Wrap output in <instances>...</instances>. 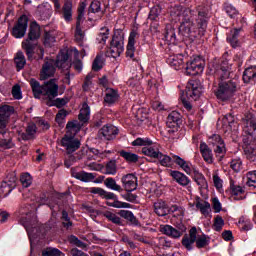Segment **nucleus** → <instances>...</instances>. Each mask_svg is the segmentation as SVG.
Segmentation results:
<instances>
[{"instance_id": "nucleus-1", "label": "nucleus", "mask_w": 256, "mask_h": 256, "mask_svg": "<svg viewBox=\"0 0 256 256\" xmlns=\"http://www.w3.org/2000/svg\"><path fill=\"white\" fill-rule=\"evenodd\" d=\"M172 17H178L180 32L184 37L195 41L197 37H203L207 33L209 25V9L205 5H199L194 9L175 6L171 12Z\"/></svg>"}, {"instance_id": "nucleus-2", "label": "nucleus", "mask_w": 256, "mask_h": 256, "mask_svg": "<svg viewBox=\"0 0 256 256\" xmlns=\"http://www.w3.org/2000/svg\"><path fill=\"white\" fill-rule=\"evenodd\" d=\"M30 86L35 99H41V95L46 97L48 101H53L55 97L59 96V84L57 79H50L44 82L43 85L35 78L30 79Z\"/></svg>"}, {"instance_id": "nucleus-3", "label": "nucleus", "mask_w": 256, "mask_h": 256, "mask_svg": "<svg viewBox=\"0 0 256 256\" xmlns=\"http://www.w3.org/2000/svg\"><path fill=\"white\" fill-rule=\"evenodd\" d=\"M78 120H72L67 122L66 124V134L69 137H75L79 131H81V127H83L84 123H89V119H91V107L87 102H83L82 108L80 109V113L78 115Z\"/></svg>"}, {"instance_id": "nucleus-4", "label": "nucleus", "mask_w": 256, "mask_h": 256, "mask_svg": "<svg viewBox=\"0 0 256 256\" xmlns=\"http://www.w3.org/2000/svg\"><path fill=\"white\" fill-rule=\"evenodd\" d=\"M202 89L201 84L197 80H191L186 85L185 95L187 98L182 96L181 101L184 109L188 113H193V104H191V101H197L201 97Z\"/></svg>"}, {"instance_id": "nucleus-5", "label": "nucleus", "mask_w": 256, "mask_h": 256, "mask_svg": "<svg viewBox=\"0 0 256 256\" xmlns=\"http://www.w3.org/2000/svg\"><path fill=\"white\" fill-rule=\"evenodd\" d=\"M214 93L218 101H223L224 103L231 101L235 97V93H237V83L233 82V80H222L218 83Z\"/></svg>"}, {"instance_id": "nucleus-6", "label": "nucleus", "mask_w": 256, "mask_h": 256, "mask_svg": "<svg viewBox=\"0 0 256 256\" xmlns=\"http://www.w3.org/2000/svg\"><path fill=\"white\" fill-rule=\"evenodd\" d=\"M157 159H159V163L162 165V167H173V164L175 163V165H178V167L185 171L187 175H191V164L185 161V159L181 158V156H168L160 152Z\"/></svg>"}, {"instance_id": "nucleus-7", "label": "nucleus", "mask_w": 256, "mask_h": 256, "mask_svg": "<svg viewBox=\"0 0 256 256\" xmlns=\"http://www.w3.org/2000/svg\"><path fill=\"white\" fill-rule=\"evenodd\" d=\"M133 147H143L142 153L146 157H151L152 159H157L161 155V151L155 145L153 141L149 138H137L132 142Z\"/></svg>"}, {"instance_id": "nucleus-8", "label": "nucleus", "mask_w": 256, "mask_h": 256, "mask_svg": "<svg viewBox=\"0 0 256 256\" xmlns=\"http://www.w3.org/2000/svg\"><path fill=\"white\" fill-rule=\"evenodd\" d=\"M124 41L125 37L123 36V32L117 31L114 33L109 47V53L111 57L117 59V57L121 56V53L125 51Z\"/></svg>"}, {"instance_id": "nucleus-9", "label": "nucleus", "mask_w": 256, "mask_h": 256, "mask_svg": "<svg viewBox=\"0 0 256 256\" xmlns=\"http://www.w3.org/2000/svg\"><path fill=\"white\" fill-rule=\"evenodd\" d=\"M154 212L158 217H165L166 215H169V213H177V215H183V208L173 205L169 209V206H167V203L163 200H158L154 203Z\"/></svg>"}, {"instance_id": "nucleus-10", "label": "nucleus", "mask_w": 256, "mask_h": 256, "mask_svg": "<svg viewBox=\"0 0 256 256\" xmlns=\"http://www.w3.org/2000/svg\"><path fill=\"white\" fill-rule=\"evenodd\" d=\"M87 7V4L85 2H81L78 7V16L76 21V30H75V39L77 43H83V40L85 39V32L81 29V23L85 20V8Z\"/></svg>"}, {"instance_id": "nucleus-11", "label": "nucleus", "mask_w": 256, "mask_h": 256, "mask_svg": "<svg viewBox=\"0 0 256 256\" xmlns=\"http://www.w3.org/2000/svg\"><path fill=\"white\" fill-rule=\"evenodd\" d=\"M205 69V60L201 56H195L186 64V74L195 76L201 75Z\"/></svg>"}, {"instance_id": "nucleus-12", "label": "nucleus", "mask_w": 256, "mask_h": 256, "mask_svg": "<svg viewBox=\"0 0 256 256\" xmlns=\"http://www.w3.org/2000/svg\"><path fill=\"white\" fill-rule=\"evenodd\" d=\"M55 71H57V64L55 60L49 59L44 62L40 71V79L41 81H47V79H51V77L55 76Z\"/></svg>"}, {"instance_id": "nucleus-13", "label": "nucleus", "mask_w": 256, "mask_h": 256, "mask_svg": "<svg viewBox=\"0 0 256 256\" xmlns=\"http://www.w3.org/2000/svg\"><path fill=\"white\" fill-rule=\"evenodd\" d=\"M17 187V176L14 172L9 173L5 180L2 181L0 191L4 194V197L10 195V193Z\"/></svg>"}, {"instance_id": "nucleus-14", "label": "nucleus", "mask_w": 256, "mask_h": 256, "mask_svg": "<svg viewBox=\"0 0 256 256\" xmlns=\"http://www.w3.org/2000/svg\"><path fill=\"white\" fill-rule=\"evenodd\" d=\"M119 135V129L111 124L104 125L98 131V137L102 141H113Z\"/></svg>"}, {"instance_id": "nucleus-15", "label": "nucleus", "mask_w": 256, "mask_h": 256, "mask_svg": "<svg viewBox=\"0 0 256 256\" xmlns=\"http://www.w3.org/2000/svg\"><path fill=\"white\" fill-rule=\"evenodd\" d=\"M29 23V19L27 16L22 15L16 25L12 29V35L15 37V39H21L25 37V33H27V25Z\"/></svg>"}, {"instance_id": "nucleus-16", "label": "nucleus", "mask_w": 256, "mask_h": 256, "mask_svg": "<svg viewBox=\"0 0 256 256\" xmlns=\"http://www.w3.org/2000/svg\"><path fill=\"white\" fill-rule=\"evenodd\" d=\"M61 145L66 149L68 155H71V153H75V151L81 147V141L79 138L64 135L61 140Z\"/></svg>"}, {"instance_id": "nucleus-17", "label": "nucleus", "mask_w": 256, "mask_h": 256, "mask_svg": "<svg viewBox=\"0 0 256 256\" xmlns=\"http://www.w3.org/2000/svg\"><path fill=\"white\" fill-rule=\"evenodd\" d=\"M15 113V108L10 105H4L0 107V133H5L7 127V121Z\"/></svg>"}, {"instance_id": "nucleus-18", "label": "nucleus", "mask_w": 256, "mask_h": 256, "mask_svg": "<svg viewBox=\"0 0 256 256\" xmlns=\"http://www.w3.org/2000/svg\"><path fill=\"white\" fill-rule=\"evenodd\" d=\"M197 241V227H192L188 234L182 237L181 244L187 251H193V245Z\"/></svg>"}, {"instance_id": "nucleus-19", "label": "nucleus", "mask_w": 256, "mask_h": 256, "mask_svg": "<svg viewBox=\"0 0 256 256\" xmlns=\"http://www.w3.org/2000/svg\"><path fill=\"white\" fill-rule=\"evenodd\" d=\"M122 187L127 193H133L137 189V176L134 174H126L121 178Z\"/></svg>"}, {"instance_id": "nucleus-20", "label": "nucleus", "mask_w": 256, "mask_h": 256, "mask_svg": "<svg viewBox=\"0 0 256 256\" xmlns=\"http://www.w3.org/2000/svg\"><path fill=\"white\" fill-rule=\"evenodd\" d=\"M179 123H181V114L177 111H172L167 117L166 125L173 130H168V133H175L179 129Z\"/></svg>"}, {"instance_id": "nucleus-21", "label": "nucleus", "mask_w": 256, "mask_h": 256, "mask_svg": "<svg viewBox=\"0 0 256 256\" xmlns=\"http://www.w3.org/2000/svg\"><path fill=\"white\" fill-rule=\"evenodd\" d=\"M135 39H139V32L132 30L128 37V44L126 46V57L129 59L135 58Z\"/></svg>"}, {"instance_id": "nucleus-22", "label": "nucleus", "mask_w": 256, "mask_h": 256, "mask_svg": "<svg viewBox=\"0 0 256 256\" xmlns=\"http://www.w3.org/2000/svg\"><path fill=\"white\" fill-rule=\"evenodd\" d=\"M243 29L234 28L227 35V42L233 47V49H237V47H241V32Z\"/></svg>"}, {"instance_id": "nucleus-23", "label": "nucleus", "mask_w": 256, "mask_h": 256, "mask_svg": "<svg viewBox=\"0 0 256 256\" xmlns=\"http://www.w3.org/2000/svg\"><path fill=\"white\" fill-rule=\"evenodd\" d=\"M166 63H168L175 71L183 69V65H185V62L183 61V54L170 55L167 58Z\"/></svg>"}, {"instance_id": "nucleus-24", "label": "nucleus", "mask_w": 256, "mask_h": 256, "mask_svg": "<svg viewBox=\"0 0 256 256\" xmlns=\"http://www.w3.org/2000/svg\"><path fill=\"white\" fill-rule=\"evenodd\" d=\"M160 233L167 235V237H171V239H179L181 235H183L182 231H179L177 228L168 224L160 226Z\"/></svg>"}, {"instance_id": "nucleus-25", "label": "nucleus", "mask_w": 256, "mask_h": 256, "mask_svg": "<svg viewBox=\"0 0 256 256\" xmlns=\"http://www.w3.org/2000/svg\"><path fill=\"white\" fill-rule=\"evenodd\" d=\"M200 153L205 163H208V165H212V163L215 161V159L213 158V150L209 148V145H207V143H200Z\"/></svg>"}, {"instance_id": "nucleus-26", "label": "nucleus", "mask_w": 256, "mask_h": 256, "mask_svg": "<svg viewBox=\"0 0 256 256\" xmlns=\"http://www.w3.org/2000/svg\"><path fill=\"white\" fill-rule=\"evenodd\" d=\"M170 175L172 179L175 180L176 183H178V185H181V187H187V185L191 183L189 177H187V175L182 172L172 171Z\"/></svg>"}, {"instance_id": "nucleus-27", "label": "nucleus", "mask_w": 256, "mask_h": 256, "mask_svg": "<svg viewBox=\"0 0 256 256\" xmlns=\"http://www.w3.org/2000/svg\"><path fill=\"white\" fill-rule=\"evenodd\" d=\"M256 131V118L253 114L246 115L244 119V133H255Z\"/></svg>"}, {"instance_id": "nucleus-28", "label": "nucleus", "mask_w": 256, "mask_h": 256, "mask_svg": "<svg viewBox=\"0 0 256 256\" xmlns=\"http://www.w3.org/2000/svg\"><path fill=\"white\" fill-rule=\"evenodd\" d=\"M242 79L244 83H256V66H250L243 72Z\"/></svg>"}, {"instance_id": "nucleus-29", "label": "nucleus", "mask_w": 256, "mask_h": 256, "mask_svg": "<svg viewBox=\"0 0 256 256\" xmlns=\"http://www.w3.org/2000/svg\"><path fill=\"white\" fill-rule=\"evenodd\" d=\"M72 177H74V179H78V181H82L83 183H91V181H94L95 179V174L85 171H72Z\"/></svg>"}, {"instance_id": "nucleus-30", "label": "nucleus", "mask_w": 256, "mask_h": 256, "mask_svg": "<svg viewBox=\"0 0 256 256\" xmlns=\"http://www.w3.org/2000/svg\"><path fill=\"white\" fill-rule=\"evenodd\" d=\"M90 192L93 193L94 195H99L100 197H102L103 199H112L113 201L115 199H117V195H115V193L113 192H108L103 188H99V187H92L90 189Z\"/></svg>"}, {"instance_id": "nucleus-31", "label": "nucleus", "mask_w": 256, "mask_h": 256, "mask_svg": "<svg viewBox=\"0 0 256 256\" xmlns=\"http://www.w3.org/2000/svg\"><path fill=\"white\" fill-rule=\"evenodd\" d=\"M62 17L66 22L73 21V3L69 0L62 7Z\"/></svg>"}, {"instance_id": "nucleus-32", "label": "nucleus", "mask_w": 256, "mask_h": 256, "mask_svg": "<svg viewBox=\"0 0 256 256\" xmlns=\"http://www.w3.org/2000/svg\"><path fill=\"white\" fill-rule=\"evenodd\" d=\"M41 37V28L38 26L37 22H33L30 25V30L28 33V41H37Z\"/></svg>"}, {"instance_id": "nucleus-33", "label": "nucleus", "mask_w": 256, "mask_h": 256, "mask_svg": "<svg viewBox=\"0 0 256 256\" xmlns=\"http://www.w3.org/2000/svg\"><path fill=\"white\" fill-rule=\"evenodd\" d=\"M195 205H196V208L199 209L200 213H202V215H204L205 217L209 215V211L211 209V204L209 202L207 201L201 202V198L197 197L195 200Z\"/></svg>"}, {"instance_id": "nucleus-34", "label": "nucleus", "mask_w": 256, "mask_h": 256, "mask_svg": "<svg viewBox=\"0 0 256 256\" xmlns=\"http://www.w3.org/2000/svg\"><path fill=\"white\" fill-rule=\"evenodd\" d=\"M119 99V93L115 89L108 88L106 89V94L104 97V101L107 105H113Z\"/></svg>"}, {"instance_id": "nucleus-35", "label": "nucleus", "mask_w": 256, "mask_h": 256, "mask_svg": "<svg viewBox=\"0 0 256 256\" xmlns=\"http://www.w3.org/2000/svg\"><path fill=\"white\" fill-rule=\"evenodd\" d=\"M67 61H69V54L67 52H60L55 61L56 67H58V69H65V67L69 65Z\"/></svg>"}, {"instance_id": "nucleus-36", "label": "nucleus", "mask_w": 256, "mask_h": 256, "mask_svg": "<svg viewBox=\"0 0 256 256\" xmlns=\"http://www.w3.org/2000/svg\"><path fill=\"white\" fill-rule=\"evenodd\" d=\"M22 49H24L26 56L28 57V61H32L33 55H35V44L26 40L25 42H22Z\"/></svg>"}, {"instance_id": "nucleus-37", "label": "nucleus", "mask_w": 256, "mask_h": 256, "mask_svg": "<svg viewBox=\"0 0 256 256\" xmlns=\"http://www.w3.org/2000/svg\"><path fill=\"white\" fill-rule=\"evenodd\" d=\"M118 215L122 217L123 219H126V221H129L131 225H139V220H137V217L133 214V212L129 210H120Z\"/></svg>"}, {"instance_id": "nucleus-38", "label": "nucleus", "mask_w": 256, "mask_h": 256, "mask_svg": "<svg viewBox=\"0 0 256 256\" xmlns=\"http://www.w3.org/2000/svg\"><path fill=\"white\" fill-rule=\"evenodd\" d=\"M104 185L107 189H111V191H117L118 193H123V187L117 184V181L112 177H108L104 180Z\"/></svg>"}, {"instance_id": "nucleus-39", "label": "nucleus", "mask_w": 256, "mask_h": 256, "mask_svg": "<svg viewBox=\"0 0 256 256\" xmlns=\"http://www.w3.org/2000/svg\"><path fill=\"white\" fill-rule=\"evenodd\" d=\"M14 63L16 65V70L21 71L27 64V60L25 59V54L23 52L19 51L16 53V56L14 57Z\"/></svg>"}, {"instance_id": "nucleus-40", "label": "nucleus", "mask_w": 256, "mask_h": 256, "mask_svg": "<svg viewBox=\"0 0 256 256\" xmlns=\"http://www.w3.org/2000/svg\"><path fill=\"white\" fill-rule=\"evenodd\" d=\"M120 157L125 159L127 163H137L139 161V155L133 153V152H127L125 150H121L119 152Z\"/></svg>"}, {"instance_id": "nucleus-41", "label": "nucleus", "mask_w": 256, "mask_h": 256, "mask_svg": "<svg viewBox=\"0 0 256 256\" xmlns=\"http://www.w3.org/2000/svg\"><path fill=\"white\" fill-rule=\"evenodd\" d=\"M108 39H109V28L107 27L101 28L100 32L96 37V42L99 43V45H105Z\"/></svg>"}, {"instance_id": "nucleus-42", "label": "nucleus", "mask_w": 256, "mask_h": 256, "mask_svg": "<svg viewBox=\"0 0 256 256\" xmlns=\"http://www.w3.org/2000/svg\"><path fill=\"white\" fill-rule=\"evenodd\" d=\"M103 216L107 218L110 223H113L114 225L123 226V220H121V217H119L117 214L106 211L104 212Z\"/></svg>"}, {"instance_id": "nucleus-43", "label": "nucleus", "mask_w": 256, "mask_h": 256, "mask_svg": "<svg viewBox=\"0 0 256 256\" xmlns=\"http://www.w3.org/2000/svg\"><path fill=\"white\" fill-rule=\"evenodd\" d=\"M196 247L197 249H203L205 247H207V245H209V243H211V237L205 235V234H202L201 236H198L197 237V234H196Z\"/></svg>"}, {"instance_id": "nucleus-44", "label": "nucleus", "mask_w": 256, "mask_h": 256, "mask_svg": "<svg viewBox=\"0 0 256 256\" xmlns=\"http://www.w3.org/2000/svg\"><path fill=\"white\" fill-rule=\"evenodd\" d=\"M214 153L218 161H223V159H225V155H227V147L225 146V142L215 146Z\"/></svg>"}, {"instance_id": "nucleus-45", "label": "nucleus", "mask_w": 256, "mask_h": 256, "mask_svg": "<svg viewBox=\"0 0 256 256\" xmlns=\"http://www.w3.org/2000/svg\"><path fill=\"white\" fill-rule=\"evenodd\" d=\"M238 227L240 231H251L253 229V224L251 223V220L245 217H240Z\"/></svg>"}, {"instance_id": "nucleus-46", "label": "nucleus", "mask_w": 256, "mask_h": 256, "mask_svg": "<svg viewBox=\"0 0 256 256\" xmlns=\"http://www.w3.org/2000/svg\"><path fill=\"white\" fill-rule=\"evenodd\" d=\"M230 191L232 195L234 196V199L238 200L241 199L239 198V195H243V187L239 185H235V182L233 180H230Z\"/></svg>"}, {"instance_id": "nucleus-47", "label": "nucleus", "mask_w": 256, "mask_h": 256, "mask_svg": "<svg viewBox=\"0 0 256 256\" xmlns=\"http://www.w3.org/2000/svg\"><path fill=\"white\" fill-rule=\"evenodd\" d=\"M165 39L170 43H177V35L175 34V28H172L171 25L166 26Z\"/></svg>"}, {"instance_id": "nucleus-48", "label": "nucleus", "mask_w": 256, "mask_h": 256, "mask_svg": "<svg viewBox=\"0 0 256 256\" xmlns=\"http://www.w3.org/2000/svg\"><path fill=\"white\" fill-rule=\"evenodd\" d=\"M68 103L69 98H56L52 101H48L47 105H49V107H57V109H61V107H65Z\"/></svg>"}, {"instance_id": "nucleus-49", "label": "nucleus", "mask_w": 256, "mask_h": 256, "mask_svg": "<svg viewBox=\"0 0 256 256\" xmlns=\"http://www.w3.org/2000/svg\"><path fill=\"white\" fill-rule=\"evenodd\" d=\"M244 153H245L246 159H248V161H251L252 163H255V161H256V148H255V146H246L244 148Z\"/></svg>"}, {"instance_id": "nucleus-50", "label": "nucleus", "mask_w": 256, "mask_h": 256, "mask_svg": "<svg viewBox=\"0 0 256 256\" xmlns=\"http://www.w3.org/2000/svg\"><path fill=\"white\" fill-rule=\"evenodd\" d=\"M244 137H243V143L246 145V147H254L256 137H255V132H244Z\"/></svg>"}, {"instance_id": "nucleus-51", "label": "nucleus", "mask_w": 256, "mask_h": 256, "mask_svg": "<svg viewBox=\"0 0 256 256\" xmlns=\"http://www.w3.org/2000/svg\"><path fill=\"white\" fill-rule=\"evenodd\" d=\"M230 168L235 173H240L243 170V161L241 160V158H233L230 161Z\"/></svg>"}, {"instance_id": "nucleus-52", "label": "nucleus", "mask_w": 256, "mask_h": 256, "mask_svg": "<svg viewBox=\"0 0 256 256\" xmlns=\"http://www.w3.org/2000/svg\"><path fill=\"white\" fill-rule=\"evenodd\" d=\"M105 11L101 8V2L94 0L91 2L88 13H100V15H103Z\"/></svg>"}, {"instance_id": "nucleus-53", "label": "nucleus", "mask_w": 256, "mask_h": 256, "mask_svg": "<svg viewBox=\"0 0 256 256\" xmlns=\"http://www.w3.org/2000/svg\"><path fill=\"white\" fill-rule=\"evenodd\" d=\"M68 241L71 245H75V247H79L80 249H87V243L81 241L75 235H71L70 237H68Z\"/></svg>"}, {"instance_id": "nucleus-54", "label": "nucleus", "mask_w": 256, "mask_h": 256, "mask_svg": "<svg viewBox=\"0 0 256 256\" xmlns=\"http://www.w3.org/2000/svg\"><path fill=\"white\" fill-rule=\"evenodd\" d=\"M105 171H106L105 172L106 175H117V161L110 160L106 164Z\"/></svg>"}, {"instance_id": "nucleus-55", "label": "nucleus", "mask_w": 256, "mask_h": 256, "mask_svg": "<svg viewBox=\"0 0 256 256\" xmlns=\"http://www.w3.org/2000/svg\"><path fill=\"white\" fill-rule=\"evenodd\" d=\"M246 185L248 187H254L256 189V170L246 173Z\"/></svg>"}, {"instance_id": "nucleus-56", "label": "nucleus", "mask_w": 256, "mask_h": 256, "mask_svg": "<svg viewBox=\"0 0 256 256\" xmlns=\"http://www.w3.org/2000/svg\"><path fill=\"white\" fill-rule=\"evenodd\" d=\"M196 176L194 177L195 183L199 185L201 188L207 187V180L205 179V176L203 174L199 173V171L195 170Z\"/></svg>"}, {"instance_id": "nucleus-57", "label": "nucleus", "mask_w": 256, "mask_h": 256, "mask_svg": "<svg viewBox=\"0 0 256 256\" xmlns=\"http://www.w3.org/2000/svg\"><path fill=\"white\" fill-rule=\"evenodd\" d=\"M20 182L23 187H31V184L33 183V178L31 177V174L24 173L20 176Z\"/></svg>"}, {"instance_id": "nucleus-58", "label": "nucleus", "mask_w": 256, "mask_h": 256, "mask_svg": "<svg viewBox=\"0 0 256 256\" xmlns=\"http://www.w3.org/2000/svg\"><path fill=\"white\" fill-rule=\"evenodd\" d=\"M43 256H63L65 254H63V252H61V250L57 249V248H46L43 252H42Z\"/></svg>"}, {"instance_id": "nucleus-59", "label": "nucleus", "mask_w": 256, "mask_h": 256, "mask_svg": "<svg viewBox=\"0 0 256 256\" xmlns=\"http://www.w3.org/2000/svg\"><path fill=\"white\" fill-rule=\"evenodd\" d=\"M219 73L221 75V79L229 77V63L227 61H222Z\"/></svg>"}, {"instance_id": "nucleus-60", "label": "nucleus", "mask_w": 256, "mask_h": 256, "mask_svg": "<svg viewBox=\"0 0 256 256\" xmlns=\"http://www.w3.org/2000/svg\"><path fill=\"white\" fill-rule=\"evenodd\" d=\"M209 143L210 145H213V147H217L218 145L225 143V141H223L221 135L213 134L212 136L209 137Z\"/></svg>"}, {"instance_id": "nucleus-61", "label": "nucleus", "mask_w": 256, "mask_h": 256, "mask_svg": "<svg viewBox=\"0 0 256 256\" xmlns=\"http://www.w3.org/2000/svg\"><path fill=\"white\" fill-rule=\"evenodd\" d=\"M55 43V36L51 32H45L44 45L45 47H51Z\"/></svg>"}, {"instance_id": "nucleus-62", "label": "nucleus", "mask_w": 256, "mask_h": 256, "mask_svg": "<svg viewBox=\"0 0 256 256\" xmlns=\"http://www.w3.org/2000/svg\"><path fill=\"white\" fill-rule=\"evenodd\" d=\"M224 10L231 17V19L237 17V9L231 4H224Z\"/></svg>"}, {"instance_id": "nucleus-63", "label": "nucleus", "mask_w": 256, "mask_h": 256, "mask_svg": "<svg viewBox=\"0 0 256 256\" xmlns=\"http://www.w3.org/2000/svg\"><path fill=\"white\" fill-rule=\"evenodd\" d=\"M223 225H225V220H223V217L216 216L213 224L214 231H221V229H223Z\"/></svg>"}, {"instance_id": "nucleus-64", "label": "nucleus", "mask_w": 256, "mask_h": 256, "mask_svg": "<svg viewBox=\"0 0 256 256\" xmlns=\"http://www.w3.org/2000/svg\"><path fill=\"white\" fill-rule=\"evenodd\" d=\"M159 15H161V8L159 6H154L150 10L149 19H151V21H155Z\"/></svg>"}]
</instances>
